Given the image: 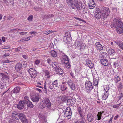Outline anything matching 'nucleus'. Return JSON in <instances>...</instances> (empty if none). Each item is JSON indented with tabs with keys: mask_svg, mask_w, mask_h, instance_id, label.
I'll use <instances>...</instances> for the list:
<instances>
[{
	"mask_svg": "<svg viewBox=\"0 0 123 123\" xmlns=\"http://www.w3.org/2000/svg\"><path fill=\"white\" fill-rule=\"evenodd\" d=\"M52 67L55 69L59 67V65L57 62H53L52 63Z\"/></svg>",
	"mask_w": 123,
	"mask_h": 123,
	"instance_id": "26",
	"label": "nucleus"
},
{
	"mask_svg": "<svg viewBox=\"0 0 123 123\" xmlns=\"http://www.w3.org/2000/svg\"><path fill=\"white\" fill-rule=\"evenodd\" d=\"M33 16L32 15L30 16L27 18V20L29 21H32L33 19Z\"/></svg>",
	"mask_w": 123,
	"mask_h": 123,
	"instance_id": "44",
	"label": "nucleus"
},
{
	"mask_svg": "<svg viewBox=\"0 0 123 123\" xmlns=\"http://www.w3.org/2000/svg\"><path fill=\"white\" fill-rule=\"evenodd\" d=\"M66 2L68 6H70L71 8L74 3V0H66Z\"/></svg>",
	"mask_w": 123,
	"mask_h": 123,
	"instance_id": "21",
	"label": "nucleus"
},
{
	"mask_svg": "<svg viewBox=\"0 0 123 123\" xmlns=\"http://www.w3.org/2000/svg\"><path fill=\"white\" fill-rule=\"evenodd\" d=\"M113 26L116 28V31L117 32L121 34L123 31V23L122 21L119 19L116 18L114 19L113 20Z\"/></svg>",
	"mask_w": 123,
	"mask_h": 123,
	"instance_id": "1",
	"label": "nucleus"
},
{
	"mask_svg": "<svg viewBox=\"0 0 123 123\" xmlns=\"http://www.w3.org/2000/svg\"><path fill=\"white\" fill-rule=\"evenodd\" d=\"M47 61L49 64H50L51 62V60L49 59H48L47 60Z\"/></svg>",
	"mask_w": 123,
	"mask_h": 123,
	"instance_id": "62",
	"label": "nucleus"
},
{
	"mask_svg": "<svg viewBox=\"0 0 123 123\" xmlns=\"http://www.w3.org/2000/svg\"><path fill=\"white\" fill-rule=\"evenodd\" d=\"M63 83L61 85V89L62 93L63 94L65 93V92L67 89V87L65 84H63Z\"/></svg>",
	"mask_w": 123,
	"mask_h": 123,
	"instance_id": "16",
	"label": "nucleus"
},
{
	"mask_svg": "<svg viewBox=\"0 0 123 123\" xmlns=\"http://www.w3.org/2000/svg\"><path fill=\"white\" fill-rule=\"evenodd\" d=\"M0 76H1L3 78H8L7 76L5 75L3 73L0 74Z\"/></svg>",
	"mask_w": 123,
	"mask_h": 123,
	"instance_id": "50",
	"label": "nucleus"
},
{
	"mask_svg": "<svg viewBox=\"0 0 123 123\" xmlns=\"http://www.w3.org/2000/svg\"><path fill=\"white\" fill-rule=\"evenodd\" d=\"M29 72L32 78H34L37 75V72L36 70L32 68H30L29 70Z\"/></svg>",
	"mask_w": 123,
	"mask_h": 123,
	"instance_id": "9",
	"label": "nucleus"
},
{
	"mask_svg": "<svg viewBox=\"0 0 123 123\" xmlns=\"http://www.w3.org/2000/svg\"><path fill=\"white\" fill-rule=\"evenodd\" d=\"M102 14L100 10L98 8H95V13L94 17L97 19L101 18L102 19Z\"/></svg>",
	"mask_w": 123,
	"mask_h": 123,
	"instance_id": "7",
	"label": "nucleus"
},
{
	"mask_svg": "<svg viewBox=\"0 0 123 123\" xmlns=\"http://www.w3.org/2000/svg\"><path fill=\"white\" fill-rule=\"evenodd\" d=\"M40 62V60H37L35 61L34 63V64L37 65H38L39 64Z\"/></svg>",
	"mask_w": 123,
	"mask_h": 123,
	"instance_id": "49",
	"label": "nucleus"
},
{
	"mask_svg": "<svg viewBox=\"0 0 123 123\" xmlns=\"http://www.w3.org/2000/svg\"><path fill=\"white\" fill-rule=\"evenodd\" d=\"M50 53L52 56L55 57H57V52L54 50H52L50 51Z\"/></svg>",
	"mask_w": 123,
	"mask_h": 123,
	"instance_id": "25",
	"label": "nucleus"
},
{
	"mask_svg": "<svg viewBox=\"0 0 123 123\" xmlns=\"http://www.w3.org/2000/svg\"><path fill=\"white\" fill-rule=\"evenodd\" d=\"M58 80H56L54 81L52 83L55 87H57L58 86Z\"/></svg>",
	"mask_w": 123,
	"mask_h": 123,
	"instance_id": "42",
	"label": "nucleus"
},
{
	"mask_svg": "<svg viewBox=\"0 0 123 123\" xmlns=\"http://www.w3.org/2000/svg\"><path fill=\"white\" fill-rule=\"evenodd\" d=\"M10 55V54L9 53H7L4 54L3 57L4 58L6 57L7 56H8Z\"/></svg>",
	"mask_w": 123,
	"mask_h": 123,
	"instance_id": "56",
	"label": "nucleus"
},
{
	"mask_svg": "<svg viewBox=\"0 0 123 123\" xmlns=\"http://www.w3.org/2000/svg\"><path fill=\"white\" fill-rule=\"evenodd\" d=\"M56 73L58 74L61 75L63 73V70L60 67L55 69Z\"/></svg>",
	"mask_w": 123,
	"mask_h": 123,
	"instance_id": "20",
	"label": "nucleus"
},
{
	"mask_svg": "<svg viewBox=\"0 0 123 123\" xmlns=\"http://www.w3.org/2000/svg\"><path fill=\"white\" fill-rule=\"evenodd\" d=\"M27 105V106L30 107L31 108H32L33 107V105L32 104V102H30V101H28L26 102Z\"/></svg>",
	"mask_w": 123,
	"mask_h": 123,
	"instance_id": "35",
	"label": "nucleus"
},
{
	"mask_svg": "<svg viewBox=\"0 0 123 123\" xmlns=\"http://www.w3.org/2000/svg\"><path fill=\"white\" fill-rule=\"evenodd\" d=\"M21 120L23 123H27L28 122V120L26 118V117L21 119Z\"/></svg>",
	"mask_w": 123,
	"mask_h": 123,
	"instance_id": "41",
	"label": "nucleus"
},
{
	"mask_svg": "<svg viewBox=\"0 0 123 123\" xmlns=\"http://www.w3.org/2000/svg\"><path fill=\"white\" fill-rule=\"evenodd\" d=\"M62 113L64 114V117H67L68 119L71 118L72 113L70 107H68L66 108L65 111H63Z\"/></svg>",
	"mask_w": 123,
	"mask_h": 123,
	"instance_id": "6",
	"label": "nucleus"
},
{
	"mask_svg": "<svg viewBox=\"0 0 123 123\" xmlns=\"http://www.w3.org/2000/svg\"><path fill=\"white\" fill-rule=\"evenodd\" d=\"M19 118L18 113L15 111L13 112L12 113L11 117L10 116L9 117H7V119H9V122L10 123H16L15 120H18Z\"/></svg>",
	"mask_w": 123,
	"mask_h": 123,
	"instance_id": "2",
	"label": "nucleus"
},
{
	"mask_svg": "<svg viewBox=\"0 0 123 123\" xmlns=\"http://www.w3.org/2000/svg\"><path fill=\"white\" fill-rule=\"evenodd\" d=\"M75 101L73 98L69 99L67 101V104L70 106H72L75 103Z\"/></svg>",
	"mask_w": 123,
	"mask_h": 123,
	"instance_id": "19",
	"label": "nucleus"
},
{
	"mask_svg": "<svg viewBox=\"0 0 123 123\" xmlns=\"http://www.w3.org/2000/svg\"><path fill=\"white\" fill-rule=\"evenodd\" d=\"M98 82L97 80H95L93 82V85L95 86L98 85Z\"/></svg>",
	"mask_w": 123,
	"mask_h": 123,
	"instance_id": "48",
	"label": "nucleus"
},
{
	"mask_svg": "<svg viewBox=\"0 0 123 123\" xmlns=\"http://www.w3.org/2000/svg\"><path fill=\"white\" fill-rule=\"evenodd\" d=\"M98 112V114L97 115V119L98 120H99L101 119L102 114L103 113V112Z\"/></svg>",
	"mask_w": 123,
	"mask_h": 123,
	"instance_id": "36",
	"label": "nucleus"
},
{
	"mask_svg": "<svg viewBox=\"0 0 123 123\" xmlns=\"http://www.w3.org/2000/svg\"><path fill=\"white\" fill-rule=\"evenodd\" d=\"M113 119V117H112L109 120L108 122V123H111V122H112V119Z\"/></svg>",
	"mask_w": 123,
	"mask_h": 123,
	"instance_id": "63",
	"label": "nucleus"
},
{
	"mask_svg": "<svg viewBox=\"0 0 123 123\" xmlns=\"http://www.w3.org/2000/svg\"><path fill=\"white\" fill-rule=\"evenodd\" d=\"M101 63L103 65L107 66V69H108V67L110 65V64L109 63L108 60L107 59H102L100 60Z\"/></svg>",
	"mask_w": 123,
	"mask_h": 123,
	"instance_id": "12",
	"label": "nucleus"
},
{
	"mask_svg": "<svg viewBox=\"0 0 123 123\" xmlns=\"http://www.w3.org/2000/svg\"><path fill=\"white\" fill-rule=\"evenodd\" d=\"M94 1V0H89V1L88 6L89 9H92L94 7L95 5Z\"/></svg>",
	"mask_w": 123,
	"mask_h": 123,
	"instance_id": "13",
	"label": "nucleus"
},
{
	"mask_svg": "<svg viewBox=\"0 0 123 123\" xmlns=\"http://www.w3.org/2000/svg\"><path fill=\"white\" fill-rule=\"evenodd\" d=\"M18 116L19 117V119L20 120L25 117L24 115L22 113H18Z\"/></svg>",
	"mask_w": 123,
	"mask_h": 123,
	"instance_id": "38",
	"label": "nucleus"
},
{
	"mask_svg": "<svg viewBox=\"0 0 123 123\" xmlns=\"http://www.w3.org/2000/svg\"><path fill=\"white\" fill-rule=\"evenodd\" d=\"M31 98L33 101L34 102H37L39 99V94H36L33 97H31Z\"/></svg>",
	"mask_w": 123,
	"mask_h": 123,
	"instance_id": "15",
	"label": "nucleus"
},
{
	"mask_svg": "<svg viewBox=\"0 0 123 123\" xmlns=\"http://www.w3.org/2000/svg\"><path fill=\"white\" fill-rule=\"evenodd\" d=\"M115 42L123 50V43L120 42Z\"/></svg>",
	"mask_w": 123,
	"mask_h": 123,
	"instance_id": "31",
	"label": "nucleus"
},
{
	"mask_svg": "<svg viewBox=\"0 0 123 123\" xmlns=\"http://www.w3.org/2000/svg\"><path fill=\"white\" fill-rule=\"evenodd\" d=\"M49 47L51 48H53L54 47V45L52 43H50L49 45Z\"/></svg>",
	"mask_w": 123,
	"mask_h": 123,
	"instance_id": "60",
	"label": "nucleus"
},
{
	"mask_svg": "<svg viewBox=\"0 0 123 123\" xmlns=\"http://www.w3.org/2000/svg\"><path fill=\"white\" fill-rule=\"evenodd\" d=\"M101 11L102 14V19L106 18L109 15L110 12L109 8L107 7H104Z\"/></svg>",
	"mask_w": 123,
	"mask_h": 123,
	"instance_id": "4",
	"label": "nucleus"
},
{
	"mask_svg": "<svg viewBox=\"0 0 123 123\" xmlns=\"http://www.w3.org/2000/svg\"><path fill=\"white\" fill-rule=\"evenodd\" d=\"M32 38L31 36H30L25 38V41H28Z\"/></svg>",
	"mask_w": 123,
	"mask_h": 123,
	"instance_id": "53",
	"label": "nucleus"
},
{
	"mask_svg": "<svg viewBox=\"0 0 123 123\" xmlns=\"http://www.w3.org/2000/svg\"><path fill=\"white\" fill-rule=\"evenodd\" d=\"M43 72L44 73L45 76L47 78H49L50 77V75L49 71L46 70H43Z\"/></svg>",
	"mask_w": 123,
	"mask_h": 123,
	"instance_id": "29",
	"label": "nucleus"
},
{
	"mask_svg": "<svg viewBox=\"0 0 123 123\" xmlns=\"http://www.w3.org/2000/svg\"><path fill=\"white\" fill-rule=\"evenodd\" d=\"M12 49H15V50L16 52H18L20 51V50L21 49V47H18L16 48H13Z\"/></svg>",
	"mask_w": 123,
	"mask_h": 123,
	"instance_id": "47",
	"label": "nucleus"
},
{
	"mask_svg": "<svg viewBox=\"0 0 123 123\" xmlns=\"http://www.w3.org/2000/svg\"><path fill=\"white\" fill-rule=\"evenodd\" d=\"M95 47L97 49L100 50H104L103 47H104L102 46L99 42H97L95 44Z\"/></svg>",
	"mask_w": 123,
	"mask_h": 123,
	"instance_id": "18",
	"label": "nucleus"
},
{
	"mask_svg": "<svg viewBox=\"0 0 123 123\" xmlns=\"http://www.w3.org/2000/svg\"><path fill=\"white\" fill-rule=\"evenodd\" d=\"M108 53L112 55H113L116 53L115 50L111 48H109L108 49Z\"/></svg>",
	"mask_w": 123,
	"mask_h": 123,
	"instance_id": "22",
	"label": "nucleus"
},
{
	"mask_svg": "<svg viewBox=\"0 0 123 123\" xmlns=\"http://www.w3.org/2000/svg\"><path fill=\"white\" fill-rule=\"evenodd\" d=\"M22 68V64L20 63H18L15 66V69L17 71H18L21 69Z\"/></svg>",
	"mask_w": 123,
	"mask_h": 123,
	"instance_id": "24",
	"label": "nucleus"
},
{
	"mask_svg": "<svg viewBox=\"0 0 123 123\" xmlns=\"http://www.w3.org/2000/svg\"><path fill=\"white\" fill-rule=\"evenodd\" d=\"M4 86V84L1 81L0 82V88L2 89Z\"/></svg>",
	"mask_w": 123,
	"mask_h": 123,
	"instance_id": "52",
	"label": "nucleus"
},
{
	"mask_svg": "<svg viewBox=\"0 0 123 123\" xmlns=\"http://www.w3.org/2000/svg\"><path fill=\"white\" fill-rule=\"evenodd\" d=\"M116 85L117 88L118 89V90H119L123 88V86L122 85V83L121 82L117 83Z\"/></svg>",
	"mask_w": 123,
	"mask_h": 123,
	"instance_id": "34",
	"label": "nucleus"
},
{
	"mask_svg": "<svg viewBox=\"0 0 123 123\" xmlns=\"http://www.w3.org/2000/svg\"><path fill=\"white\" fill-rule=\"evenodd\" d=\"M78 112L79 114L80 115V116L82 117L83 116L82 114L83 113V110L80 107H79L78 108Z\"/></svg>",
	"mask_w": 123,
	"mask_h": 123,
	"instance_id": "32",
	"label": "nucleus"
},
{
	"mask_svg": "<svg viewBox=\"0 0 123 123\" xmlns=\"http://www.w3.org/2000/svg\"><path fill=\"white\" fill-rule=\"evenodd\" d=\"M121 103H120L119 104H117V105H114L113 106V108H116V109H118L119 107L120 106V105Z\"/></svg>",
	"mask_w": 123,
	"mask_h": 123,
	"instance_id": "43",
	"label": "nucleus"
},
{
	"mask_svg": "<svg viewBox=\"0 0 123 123\" xmlns=\"http://www.w3.org/2000/svg\"><path fill=\"white\" fill-rule=\"evenodd\" d=\"M123 96V94H122L121 92H119V93L117 95V97L119 100L122 98Z\"/></svg>",
	"mask_w": 123,
	"mask_h": 123,
	"instance_id": "40",
	"label": "nucleus"
},
{
	"mask_svg": "<svg viewBox=\"0 0 123 123\" xmlns=\"http://www.w3.org/2000/svg\"><path fill=\"white\" fill-rule=\"evenodd\" d=\"M13 61H10L8 59H6L3 61V63H6L10 62H14Z\"/></svg>",
	"mask_w": 123,
	"mask_h": 123,
	"instance_id": "37",
	"label": "nucleus"
},
{
	"mask_svg": "<svg viewBox=\"0 0 123 123\" xmlns=\"http://www.w3.org/2000/svg\"><path fill=\"white\" fill-rule=\"evenodd\" d=\"M38 117L40 119L42 120L44 117V116L42 114H40L39 115Z\"/></svg>",
	"mask_w": 123,
	"mask_h": 123,
	"instance_id": "54",
	"label": "nucleus"
},
{
	"mask_svg": "<svg viewBox=\"0 0 123 123\" xmlns=\"http://www.w3.org/2000/svg\"><path fill=\"white\" fill-rule=\"evenodd\" d=\"M20 90V88L18 87H17L13 90L12 92L13 93H18Z\"/></svg>",
	"mask_w": 123,
	"mask_h": 123,
	"instance_id": "28",
	"label": "nucleus"
},
{
	"mask_svg": "<svg viewBox=\"0 0 123 123\" xmlns=\"http://www.w3.org/2000/svg\"><path fill=\"white\" fill-rule=\"evenodd\" d=\"M24 99L25 101L26 102H27L28 101H29V98L27 96L25 97L24 98Z\"/></svg>",
	"mask_w": 123,
	"mask_h": 123,
	"instance_id": "57",
	"label": "nucleus"
},
{
	"mask_svg": "<svg viewBox=\"0 0 123 123\" xmlns=\"http://www.w3.org/2000/svg\"><path fill=\"white\" fill-rule=\"evenodd\" d=\"M30 33L31 35L32 34H36L37 33V32L35 31H32V32H30Z\"/></svg>",
	"mask_w": 123,
	"mask_h": 123,
	"instance_id": "61",
	"label": "nucleus"
},
{
	"mask_svg": "<svg viewBox=\"0 0 123 123\" xmlns=\"http://www.w3.org/2000/svg\"><path fill=\"white\" fill-rule=\"evenodd\" d=\"M49 85V88L51 89H52L55 87L52 83H50Z\"/></svg>",
	"mask_w": 123,
	"mask_h": 123,
	"instance_id": "45",
	"label": "nucleus"
},
{
	"mask_svg": "<svg viewBox=\"0 0 123 123\" xmlns=\"http://www.w3.org/2000/svg\"><path fill=\"white\" fill-rule=\"evenodd\" d=\"M62 63L66 65L67 68H69L70 67V65L69 62V60L68 57L66 55L63 56L61 59Z\"/></svg>",
	"mask_w": 123,
	"mask_h": 123,
	"instance_id": "5",
	"label": "nucleus"
},
{
	"mask_svg": "<svg viewBox=\"0 0 123 123\" xmlns=\"http://www.w3.org/2000/svg\"><path fill=\"white\" fill-rule=\"evenodd\" d=\"M88 120L89 122L93 121L94 118V117L91 114H89L87 115Z\"/></svg>",
	"mask_w": 123,
	"mask_h": 123,
	"instance_id": "23",
	"label": "nucleus"
},
{
	"mask_svg": "<svg viewBox=\"0 0 123 123\" xmlns=\"http://www.w3.org/2000/svg\"><path fill=\"white\" fill-rule=\"evenodd\" d=\"M54 31H45L44 32V34H45L46 35H48L49 34L50 32H54Z\"/></svg>",
	"mask_w": 123,
	"mask_h": 123,
	"instance_id": "46",
	"label": "nucleus"
},
{
	"mask_svg": "<svg viewBox=\"0 0 123 123\" xmlns=\"http://www.w3.org/2000/svg\"><path fill=\"white\" fill-rule=\"evenodd\" d=\"M69 87L72 90L74 91L76 89L75 84H74L70 79H69L67 82Z\"/></svg>",
	"mask_w": 123,
	"mask_h": 123,
	"instance_id": "11",
	"label": "nucleus"
},
{
	"mask_svg": "<svg viewBox=\"0 0 123 123\" xmlns=\"http://www.w3.org/2000/svg\"><path fill=\"white\" fill-rule=\"evenodd\" d=\"M76 19L79 20V21H82V22H83L84 21V20H83V19H82L81 18H76Z\"/></svg>",
	"mask_w": 123,
	"mask_h": 123,
	"instance_id": "64",
	"label": "nucleus"
},
{
	"mask_svg": "<svg viewBox=\"0 0 123 123\" xmlns=\"http://www.w3.org/2000/svg\"><path fill=\"white\" fill-rule=\"evenodd\" d=\"M74 123H84V119L83 118L82 121H80L79 120L76 121Z\"/></svg>",
	"mask_w": 123,
	"mask_h": 123,
	"instance_id": "51",
	"label": "nucleus"
},
{
	"mask_svg": "<svg viewBox=\"0 0 123 123\" xmlns=\"http://www.w3.org/2000/svg\"><path fill=\"white\" fill-rule=\"evenodd\" d=\"M86 63L87 66L90 68H92L94 67V64L91 60H87Z\"/></svg>",
	"mask_w": 123,
	"mask_h": 123,
	"instance_id": "17",
	"label": "nucleus"
},
{
	"mask_svg": "<svg viewBox=\"0 0 123 123\" xmlns=\"http://www.w3.org/2000/svg\"><path fill=\"white\" fill-rule=\"evenodd\" d=\"M107 54L105 52H103L100 54L99 55V57L100 58H105L107 55Z\"/></svg>",
	"mask_w": 123,
	"mask_h": 123,
	"instance_id": "27",
	"label": "nucleus"
},
{
	"mask_svg": "<svg viewBox=\"0 0 123 123\" xmlns=\"http://www.w3.org/2000/svg\"><path fill=\"white\" fill-rule=\"evenodd\" d=\"M84 6L81 2H78V0H74V3L71 8L72 9H76L79 11L81 10Z\"/></svg>",
	"mask_w": 123,
	"mask_h": 123,
	"instance_id": "3",
	"label": "nucleus"
},
{
	"mask_svg": "<svg viewBox=\"0 0 123 123\" xmlns=\"http://www.w3.org/2000/svg\"><path fill=\"white\" fill-rule=\"evenodd\" d=\"M27 33V32H20L19 34L21 35H25Z\"/></svg>",
	"mask_w": 123,
	"mask_h": 123,
	"instance_id": "59",
	"label": "nucleus"
},
{
	"mask_svg": "<svg viewBox=\"0 0 123 123\" xmlns=\"http://www.w3.org/2000/svg\"><path fill=\"white\" fill-rule=\"evenodd\" d=\"M10 47V46L9 45H7L4 46V47H3L2 49H7L9 48Z\"/></svg>",
	"mask_w": 123,
	"mask_h": 123,
	"instance_id": "55",
	"label": "nucleus"
},
{
	"mask_svg": "<svg viewBox=\"0 0 123 123\" xmlns=\"http://www.w3.org/2000/svg\"><path fill=\"white\" fill-rule=\"evenodd\" d=\"M118 65V64L116 62L114 63V67L115 68H116L117 67Z\"/></svg>",
	"mask_w": 123,
	"mask_h": 123,
	"instance_id": "58",
	"label": "nucleus"
},
{
	"mask_svg": "<svg viewBox=\"0 0 123 123\" xmlns=\"http://www.w3.org/2000/svg\"><path fill=\"white\" fill-rule=\"evenodd\" d=\"M42 105L43 107H47L48 108H50L51 106V104L49 100L47 98H45L43 101Z\"/></svg>",
	"mask_w": 123,
	"mask_h": 123,
	"instance_id": "8",
	"label": "nucleus"
},
{
	"mask_svg": "<svg viewBox=\"0 0 123 123\" xmlns=\"http://www.w3.org/2000/svg\"><path fill=\"white\" fill-rule=\"evenodd\" d=\"M104 89L105 90V92L108 93V90L109 89V86L108 85H106L104 87Z\"/></svg>",
	"mask_w": 123,
	"mask_h": 123,
	"instance_id": "39",
	"label": "nucleus"
},
{
	"mask_svg": "<svg viewBox=\"0 0 123 123\" xmlns=\"http://www.w3.org/2000/svg\"><path fill=\"white\" fill-rule=\"evenodd\" d=\"M85 86L86 89L91 91L93 88L92 83L89 81H86L85 83Z\"/></svg>",
	"mask_w": 123,
	"mask_h": 123,
	"instance_id": "10",
	"label": "nucleus"
},
{
	"mask_svg": "<svg viewBox=\"0 0 123 123\" xmlns=\"http://www.w3.org/2000/svg\"><path fill=\"white\" fill-rule=\"evenodd\" d=\"M108 93L105 92L102 95V98L103 99L106 100L108 97Z\"/></svg>",
	"mask_w": 123,
	"mask_h": 123,
	"instance_id": "30",
	"label": "nucleus"
},
{
	"mask_svg": "<svg viewBox=\"0 0 123 123\" xmlns=\"http://www.w3.org/2000/svg\"><path fill=\"white\" fill-rule=\"evenodd\" d=\"M25 103L24 101H20L17 105V107L19 109H23Z\"/></svg>",
	"mask_w": 123,
	"mask_h": 123,
	"instance_id": "14",
	"label": "nucleus"
},
{
	"mask_svg": "<svg viewBox=\"0 0 123 123\" xmlns=\"http://www.w3.org/2000/svg\"><path fill=\"white\" fill-rule=\"evenodd\" d=\"M114 79L116 82H117L120 80L119 77L117 75L114 76Z\"/></svg>",
	"mask_w": 123,
	"mask_h": 123,
	"instance_id": "33",
	"label": "nucleus"
}]
</instances>
